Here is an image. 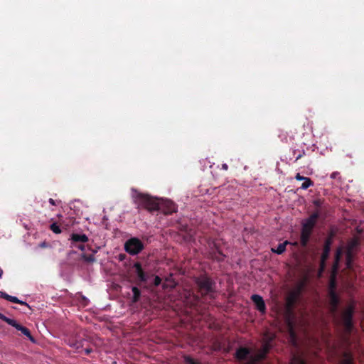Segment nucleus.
I'll list each match as a JSON object with an SVG mask.
<instances>
[{"label":"nucleus","mask_w":364,"mask_h":364,"mask_svg":"<svg viewBox=\"0 0 364 364\" xmlns=\"http://www.w3.org/2000/svg\"><path fill=\"white\" fill-rule=\"evenodd\" d=\"M0 319L5 321L10 326H12L14 324L13 323H14V321H15L14 319H11V318L6 317L5 315H4L1 313H0Z\"/></svg>","instance_id":"obj_25"},{"label":"nucleus","mask_w":364,"mask_h":364,"mask_svg":"<svg viewBox=\"0 0 364 364\" xmlns=\"http://www.w3.org/2000/svg\"><path fill=\"white\" fill-rule=\"evenodd\" d=\"M193 282L197 292L200 295L195 294L192 290H189L185 294V302L191 308L196 309L201 302L202 299H214L215 298L216 282L207 273L195 277Z\"/></svg>","instance_id":"obj_1"},{"label":"nucleus","mask_w":364,"mask_h":364,"mask_svg":"<svg viewBox=\"0 0 364 364\" xmlns=\"http://www.w3.org/2000/svg\"><path fill=\"white\" fill-rule=\"evenodd\" d=\"M313 186L314 182L311 181V179L306 177V178L304 180V182L301 184V188L306 190Z\"/></svg>","instance_id":"obj_21"},{"label":"nucleus","mask_w":364,"mask_h":364,"mask_svg":"<svg viewBox=\"0 0 364 364\" xmlns=\"http://www.w3.org/2000/svg\"><path fill=\"white\" fill-rule=\"evenodd\" d=\"M92 351V350L91 348H85V355H89Z\"/></svg>","instance_id":"obj_37"},{"label":"nucleus","mask_w":364,"mask_h":364,"mask_svg":"<svg viewBox=\"0 0 364 364\" xmlns=\"http://www.w3.org/2000/svg\"><path fill=\"white\" fill-rule=\"evenodd\" d=\"M251 350L246 347H240L235 353V358L238 360H245L250 355Z\"/></svg>","instance_id":"obj_12"},{"label":"nucleus","mask_w":364,"mask_h":364,"mask_svg":"<svg viewBox=\"0 0 364 364\" xmlns=\"http://www.w3.org/2000/svg\"><path fill=\"white\" fill-rule=\"evenodd\" d=\"M222 168H223V170L227 171V170L228 169V166L226 164H223L222 165Z\"/></svg>","instance_id":"obj_38"},{"label":"nucleus","mask_w":364,"mask_h":364,"mask_svg":"<svg viewBox=\"0 0 364 364\" xmlns=\"http://www.w3.org/2000/svg\"><path fill=\"white\" fill-rule=\"evenodd\" d=\"M336 282L333 279H332L330 282V284H329V289L328 291H331V290H335L336 291Z\"/></svg>","instance_id":"obj_29"},{"label":"nucleus","mask_w":364,"mask_h":364,"mask_svg":"<svg viewBox=\"0 0 364 364\" xmlns=\"http://www.w3.org/2000/svg\"><path fill=\"white\" fill-rule=\"evenodd\" d=\"M329 304L331 305V311L336 312L340 304V298L335 290L328 291Z\"/></svg>","instance_id":"obj_9"},{"label":"nucleus","mask_w":364,"mask_h":364,"mask_svg":"<svg viewBox=\"0 0 364 364\" xmlns=\"http://www.w3.org/2000/svg\"><path fill=\"white\" fill-rule=\"evenodd\" d=\"M49 228L55 234H60L62 232V230L59 225H58L57 223H53L50 224Z\"/></svg>","instance_id":"obj_22"},{"label":"nucleus","mask_w":364,"mask_h":364,"mask_svg":"<svg viewBox=\"0 0 364 364\" xmlns=\"http://www.w3.org/2000/svg\"><path fill=\"white\" fill-rule=\"evenodd\" d=\"M291 336L292 337H294V336H295V333H294L293 331H291Z\"/></svg>","instance_id":"obj_42"},{"label":"nucleus","mask_w":364,"mask_h":364,"mask_svg":"<svg viewBox=\"0 0 364 364\" xmlns=\"http://www.w3.org/2000/svg\"><path fill=\"white\" fill-rule=\"evenodd\" d=\"M81 258L84 261L89 262V263H92L95 261V257L94 255H87L85 253H82L81 255Z\"/></svg>","instance_id":"obj_20"},{"label":"nucleus","mask_w":364,"mask_h":364,"mask_svg":"<svg viewBox=\"0 0 364 364\" xmlns=\"http://www.w3.org/2000/svg\"><path fill=\"white\" fill-rule=\"evenodd\" d=\"M340 175V173L338 172V171H335V172H333L331 174V178H333V179H336Z\"/></svg>","instance_id":"obj_35"},{"label":"nucleus","mask_w":364,"mask_h":364,"mask_svg":"<svg viewBox=\"0 0 364 364\" xmlns=\"http://www.w3.org/2000/svg\"><path fill=\"white\" fill-rule=\"evenodd\" d=\"M133 267L134 268L135 273L137 276L136 284L139 285L141 283H146L149 277V274L144 271L141 263L138 262H135Z\"/></svg>","instance_id":"obj_7"},{"label":"nucleus","mask_w":364,"mask_h":364,"mask_svg":"<svg viewBox=\"0 0 364 364\" xmlns=\"http://www.w3.org/2000/svg\"><path fill=\"white\" fill-rule=\"evenodd\" d=\"M296 152H297V150H294V151H293L294 155H296Z\"/></svg>","instance_id":"obj_43"},{"label":"nucleus","mask_w":364,"mask_h":364,"mask_svg":"<svg viewBox=\"0 0 364 364\" xmlns=\"http://www.w3.org/2000/svg\"><path fill=\"white\" fill-rule=\"evenodd\" d=\"M58 218H61V217H62V215H58Z\"/></svg>","instance_id":"obj_44"},{"label":"nucleus","mask_w":364,"mask_h":364,"mask_svg":"<svg viewBox=\"0 0 364 364\" xmlns=\"http://www.w3.org/2000/svg\"><path fill=\"white\" fill-rule=\"evenodd\" d=\"M88 250H91L92 252V255H94L97 252V250H92L90 247H88Z\"/></svg>","instance_id":"obj_39"},{"label":"nucleus","mask_w":364,"mask_h":364,"mask_svg":"<svg viewBox=\"0 0 364 364\" xmlns=\"http://www.w3.org/2000/svg\"><path fill=\"white\" fill-rule=\"evenodd\" d=\"M161 282V279L159 276H155L154 279V285L157 287L159 286Z\"/></svg>","instance_id":"obj_31"},{"label":"nucleus","mask_w":364,"mask_h":364,"mask_svg":"<svg viewBox=\"0 0 364 364\" xmlns=\"http://www.w3.org/2000/svg\"><path fill=\"white\" fill-rule=\"evenodd\" d=\"M270 349L271 344L269 343L266 342L263 343L258 353L255 356L252 357V362L256 363L264 360L266 358L267 355L269 353Z\"/></svg>","instance_id":"obj_8"},{"label":"nucleus","mask_w":364,"mask_h":364,"mask_svg":"<svg viewBox=\"0 0 364 364\" xmlns=\"http://www.w3.org/2000/svg\"><path fill=\"white\" fill-rule=\"evenodd\" d=\"M48 201L50 204H51L52 205H56V202L53 198H50Z\"/></svg>","instance_id":"obj_36"},{"label":"nucleus","mask_w":364,"mask_h":364,"mask_svg":"<svg viewBox=\"0 0 364 364\" xmlns=\"http://www.w3.org/2000/svg\"><path fill=\"white\" fill-rule=\"evenodd\" d=\"M132 291L133 293V296H132V302L136 303L137 301H139V300L140 299L141 291L136 287H132Z\"/></svg>","instance_id":"obj_19"},{"label":"nucleus","mask_w":364,"mask_h":364,"mask_svg":"<svg viewBox=\"0 0 364 364\" xmlns=\"http://www.w3.org/2000/svg\"><path fill=\"white\" fill-rule=\"evenodd\" d=\"M183 360L186 364H200L198 362L196 361L190 355H184Z\"/></svg>","instance_id":"obj_24"},{"label":"nucleus","mask_w":364,"mask_h":364,"mask_svg":"<svg viewBox=\"0 0 364 364\" xmlns=\"http://www.w3.org/2000/svg\"><path fill=\"white\" fill-rule=\"evenodd\" d=\"M133 191L134 193L132 196L138 208H144L150 212L158 210L161 208L160 204L156 198L151 197L148 194L139 193L136 190Z\"/></svg>","instance_id":"obj_3"},{"label":"nucleus","mask_w":364,"mask_h":364,"mask_svg":"<svg viewBox=\"0 0 364 364\" xmlns=\"http://www.w3.org/2000/svg\"><path fill=\"white\" fill-rule=\"evenodd\" d=\"M289 242L286 240L285 242H282V243H280L278 245V246L277 247V248H272V251L273 252H275L278 255H281L282 254L285 250H286V246L287 245H288Z\"/></svg>","instance_id":"obj_18"},{"label":"nucleus","mask_w":364,"mask_h":364,"mask_svg":"<svg viewBox=\"0 0 364 364\" xmlns=\"http://www.w3.org/2000/svg\"><path fill=\"white\" fill-rule=\"evenodd\" d=\"M355 244L353 243L352 245H350L346 252V266L348 268H351L352 267V264H353V247Z\"/></svg>","instance_id":"obj_16"},{"label":"nucleus","mask_w":364,"mask_h":364,"mask_svg":"<svg viewBox=\"0 0 364 364\" xmlns=\"http://www.w3.org/2000/svg\"><path fill=\"white\" fill-rule=\"evenodd\" d=\"M319 216L320 213L316 210L303 221L300 236V242L302 247L307 246Z\"/></svg>","instance_id":"obj_2"},{"label":"nucleus","mask_w":364,"mask_h":364,"mask_svg":"<svg viewBox=\"0 0 364 364\" xmlns=\"http://www.w3.org/2000/svg\"><path fill=\"white\" fill-rule=\"evenodd\" d=\"M295 178H296V180H297V181H304V180L306 178V177L302 176H301V175H300V173H298L295 176Z\"/></svg>","instance_id":"obj_34"},{"label":"nucleus","mask_w":364,"mask_h":364,"mask_svg":"<svg viewBox=\"0 0 364 364\" xmlns=\"http://www.w3.org/2000/svg\"><path fill=\"white\" fill-rule=\"evenodd\" d=\"M346 364H351V358L350 357L346 359Z\"/></svg>","instance_id":"obj_40"},{"label":"nucleus","mask_w":364,"mask_h":364,"mask_svg":"<svg viewBox=\"0 0 364 364\" xmlns=\"http://www.w3.org/2000/svg\"><path fill=\"white\" fill-rule=\"evenodd\" d=\"M163 212L165 215H170L173 213L176 212L177 207L176 205L171 200H167L164 203L163 205Z\"/></svg>","instance_id":"obj_15"},{"label":"nucleus","mask_w":364,"mask_h":364,"mask_svg":"<svg viewBox=\"0 0 364 364\" xmlns=\"http://www.w3.org/2000/svg\"><path fill=\"white\" fill-rule=\"evenodd\" d=\"M3 273H4L3 270L0 268V278H1Z\"/></svg>","instance_id":"obj_41"},{"label":"nucleus","mask_w":364,"mask_h":364,"mask_svg":"<svg viewBox=\"0 0 364 364\" xmlns=\"http://www.w3.org/2000/svg\"><path fill=\"white\" fill-rule=\"evenodd\" d=\"M294 364H306V362L299 357L294 356L292 359Z\"/></svg>","instance_id":"obj_27"},{"label":"nucleus","mask_w":364,"mask_h":364,"mask_svg":"<svg viewBox=\"0 0 364 364\" xmlns=\"http://www.w3.org/2000/svg\"><path fill=\"white\" fill-rule=\"evenodd\" d=\"M9 297V295L6 294V292L0 291V298H3L8 301V299Z\"/></svg>","instance_id":"obj_33"},{"label":"nucleus","mask_w":364,"mask_h":364,"mask_svg":"<svg viewBox=\"0 0 364 364\" xmlns=\"http://www.w3.org/2000/svg\"><path fill=\"white\" fill-rule=\"evenodd\" d=\"M333 234H331L330 236H328V237L325 240L323 247H329V248L331 249V246L332 242H333Z\"/></svg>","instance_id":"obj_26"},{"label":"nucleus","mask_w":364,"mask_h":364,"mask_svg":"<svg viewBox=\"0 0 364 364\" xmlns=\"http://www.w3.org/2000/svg\"><path fill=\"white\" fill-rule=\"evenodd\" d=\"M355 312V306L350 304L341 314V322L344 331L347 334H350L353 329V318Z\"/></svg>","instance_id":"obj_4"},{"label":"nucleus","mask_w":364,"mask_h":364,"mask_svg":"<svg viewBox=\"0 0 364 364\" xmlns=\"http://www.w3.org/2000/svg\"><path fill=\"white\" fill-rule=\"evenodd\" d=\"M144 249V243L137 237H132L124 244L125 251L132 255L140 253Z\"/></svg>","instance_id":"obj_5"},{"label":"nucleus","mask_w":364,"mask_h":364,"mask_svg":"<svg viewBox=\"0 0 364 364\" xmlns=\"http://www.w3.org/2000/svg\"><path fill=\"white\" fill-rule=\"evenodd\" d=\"M342 250L341 249H338L336 254V260L338 262L341 257Z\"/></svg>","instance_id":"obj_32"},{"label":"nucleus","mask_w":364,"mask_h":364,"mask_svg":"<svg viewBox=\"0 0 364 364\" xmlns=\"http://www.w3.org/2000/svg\"><path fill=\"white\" fill-rule=\"evenodd\" d=\"M303 288V284H301L298 287V288L289 293L286 299V308L289 312H291L294 309L297 299L299 297V295L301 292Z\"/></svg>","instance_id":"obj_6"},{"label":"nucleus","mask_w":364,"mask_h":364,"mask_svg":"<svg viewBox=\"0 0 364 364\" xmlns=\"http://www.w3.org/2000/svg\"><path fill=\"white\" fill-rule=\"evenodd\" d=\"M304 155H306L305 150L299 151V154L296 156V161L300 159L301 157H303Z\"/></svg>","instance_id":"obj_30"},{"label":"nucleus","mask_w":364,"mask_h":364,"mask_svg":"<svg viewBox=\"0 0 364 364\" xmlns=\"http://www.w3.org/2000/svg\"><path fill=\"white\" fill-rule=\"evenodd\" d=\"M8 301H9L11 302H13V303H15V304H21V305H26V306H28V304L26 302L21 301L17 297L13 296H11V295H9Z\"/></svg>","instance_id":"obj_23"},{"label":"nucleus","mask_w":364,"mask_h":364,"mask_svg":"<svg viewBox=\"0 0 364 364\" xmlns=\"http://www.w3.org/2000/svg\"><path fill=\"white\" fill-rule=\"evenodd\" d=\"M13 323L14 324L11 326L14 327L18 331H20L24 336L28 337L31 341L35 342V339L32 336V335H31V332H30L28 328H27L26 327H24V326L20 325L19 323H18L16 322V321H14V323Z\"/></svg>","instance_id":"obj_14"},{"label":"nucleus","mask_w":364,"mask_h":364,"mask_svg":"<svg viewBox=\"0 0 364 364\" xmlns=\"http://www.w3.org/2000/svg\"><path fill=\"white\" fill-rule=\"evenodd\" d=\"M331 249L327 247H323V252L321 257L320 267L323 269L326 266V262L329 257Z\"/></svg>","instance_id":"obj_17"},{"label":"nucleus","mask_w":364,"mask_h":364,"mask_svg":"<svg viewBox=\"0 0 364 364\" xmlns=\"http://www.w3.org/2000/svg\"><path fill=\"white\" fill-rule=\"evenodd\" d=\"M72 247H76V248L80 250L81 251H85V247H86L85 243H78V244L72 245Z\"/></svg>","instance_id":"obj_28"},{"label":"nucleus","mask_w":364,"mask_h":364,"mask_svg":"<svg viewBox=\"0 0 364 364\" xmlns=\"http://www.w3.org/2000/svg\"><path fill=\"white\" fill-rule=\"evenodd\" d=\"M70 240L71 245H74L78 243H86L88 242L89 239L85 234L73 233L70 235Z\"/></svg>","instance_id":"obj_13"},{"label":"nucleus","mask_w":364,"mask_h":364,"mask_svg":"<svg viewBox=\"0 0 364 364\" xmlns=\"http://www.w3.org/2000/svg\"><path fill=\"white\" fill-rule=\"evenodd\" d=\"M210 257L213 259L217 260L218 262L223 261L225 255L220 250L218 245L216 243H213V247L211 248L210 252Z\"/></svg>","instance_id":"obj_11"},{"label":"nucleus","mask_w":364,"mask_h":364,"mask_svg":"<svg viewBox=\"0 0 364 364\" xmlns=\"http://www.w3.org/2000/svg\"><path fill=\"white\" fill-rule=\"evenodd\" d=\"M251 300L256 306V309L261 313L266 312V305L263 298L258 294H253L251 296Z\"/></svg>","instance_id":"obj_10"}]
</instances>
